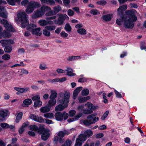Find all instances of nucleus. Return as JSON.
I'll return each instance as SVG.
<instances>
[{"label":"nucleus","mask_w":146,"mask_h":146,"mask_svg":"<svg viewBox=\"0 0 146 146\" xmlns=\"http://www.w3.org/2000/svg\"><path fill=\"white\" fill-rule=\"evenodd\" d=\"M30 118L34 121L39 123H43L44 119L41 117H39L38 115H36L35 114H31L30 115Z\"/></svg>","instance_id":"nucleus-12"},{"label":"nucleus","mask_w":146,"mask_h":146,"mask_svg":"<svg viewBox=\"0 0 146 146\" xmlns=\"http://www.w3.org/2000/svg\"><path fill=\"white\" fill-rule=\"evenodd\" d=\"M0 16L5 19H6L7 17V14L5 12H0Z\"/></svg>","instance_id":"nucleus-55"},{"label":"nucleus","mask_w":146,"mask_h":146,"mask_svg":"<svg viewBox=\"0 0 146 146\" xmlns=\"http://www.w3.org/2000/svg\"><path fill=\"white\" fill-rule=\"evenodd\" d=\"M66 133L63 131H60L58 132L57 135L59 138H62Z\"/></svg>","instance_id":"nucleus-42"},{"label":"nucleus","mask_w":146,"mask_h":146,"mask_svg":"<svg viewBox=\"0 0 146 146\" xmlns=\"http://www.w3.org/2000/svg\"><path fill=\"white\" fill-rule=\"evenodd\" d=\"M87 108L88 109H84L83 113L85 114H89L93 113V111H94L98 108L97 106H94V105L90 102L87 103Z\"/></svg>","instance_id":"nucleus-5"},{"label":"nucleus","mask_w":146,"mask_h":146,"mask_svg":"<svg viewBox=\"0 0 146 146\" xmlns=\"http://www.w3.org/2000/svg\"><path fill=\"white\" fill-rule=\"evenodd\" d=\"M120 17V18L117 19L116 21V24L119 26L122 24L123 22H124V20L127 18L125 17Z\"/></svg>","instance_id":"nucleus-22"},{"label":"nucleus","mask_w":146,"mask_h":146,"mask_svg":"<svg viewBox=\"0 0 146 146\" xmlns=\"http://www.w3.org/2000/svg\"><path fill=\"white\" fill-rule=\"evenodd\" d=\"M96 113L92 114L87 117V119L84 120L83 121L84 125L86 126L90 125L95 123L99 119L98 117H94L96 115Z\"/></svg>","instance_id":"nucleus-3"},{"label":"nucleus","mask_w":146,"mask_h":146,"mask_svg":"<svg viewBox=\"0 0 146 146\" xmlns=\"http://www.w3.org/2000/svg\"><path fill=\"white\" fill-rule=\"evenodd\" d=\"M60 35L62 37L65 38L68 36V34L65 32L64 31H62L60 33Z\"/></svg>","instance_id":"nucleus-62"},{"label":"nucleus","mask_w":146,"mask_h":146,"mask_svg":"<svg viewBox=\"0 0 146 146\" xmlns=\"http://www.w3.org/2000/svg\"><path fill=\"white\" fill-rule=\"evenodd\" d=\"M21 0H7L8 3L10 5L14 6L15 5L16 2L19 1Z\"/></svg>","instance_id":"nucleus-37"},{"label":"nucleus","mask_w":146,"mask_h":146,"mask_svg":"<svg viewBox=\"0 0 146 146\" xmlns=\"http://www.w3.org/2000/svg\"><path fill=\"white\" fill-rule=\"evenodd\" d=\"M82 142L77 138L76 139L75 146H82Z\"/></svg>","instance_id":"nucleus-48"},{"label":"nucleus","mask_w":146,"mask_h":146,"mask_svg":"<svg viewBox=\"0 0 146 146\" xmlns=\"http://www.w3.org/2000/svg\"><path fill=\"white\" fill-rule=\"evenodd\" d=\"M77 139L83 142L85 141L87 139V138L83 133V134H80L79 135Z\"/></svg>","instance_id":"nucleus-29"},{"label":"nucleus","mask_w":146,"mask_h":146,"mask_svg":"<svg viewBox=\"0 0 146 146\" xmlns=\"http://www.w3.org/2000/svg\"><path fill=\"white\" fill-rule=\"evenodd\" d=\"M80 58V56H68L67 57L66 60L68 61H72V60H76Z\"/></svg>","instance_id":"nucleus-27"},{"label":"nucleus","mask_w":146,"mask_h":146,"mask_svg":"<svg viewBox=\"0 0 146 146\" xmlns=\"http://www.w3.org/2000/svg\"><path fill=\"white\" fill-rule=\"evenodd\" d=\"M39 68L42 70H44L46 69L47 68L46 67V65L45 64H40L39 67Z\"/></svg>","instance_id":"nucleus-57"},{"label":"nucleus","mask_w":146,"mask_h":146,"mask_svg":"<svg viewBox=\"0 0 146 146\" xmlns=\"http://www.w3.org/2000/svg\"><path fill=\"white\" fill-rule=\"evenodd\" d=\"M126 17V19L124 20L123 23V26L126 29H132L134 27L133 23L130 21V19H127V17Z\"/></svg>","instance_id":"nucleus-10"},{"label":"nucleus","mask_w":146,"mask_h":146,"mask_svg":"<svg viewBox=\"0 0 146 146\" xmlns=\"http://www.w3.org/2000/svg\"><path fill=\"white\" fill-rule=\"evenodd\" d=\"M37 131L40 134L42 135L46 132L47 131L43 127L40 126L38 127V130Z\"/></svg>","instance_id":"nucleus-24"},{"label":"nucleus","mask_w":146,"mask_h":146,"mask_svg":"<svg viewBox=\"0 0 146 146\" xmlns=\"http://www.w3.org/2000/svg\"><path fill=\"white\" fill-rule=\"evenodd\" d=\"M29 0H24L21 1V4L22 6H25L27 5H29Z\"/></svg>","instance_id":"nucleus-51"},{"label":"nucleus","mask_w":146,"mask_h":146,"mask_svg":"<svg viewBox=\"0 0 146 146\" xmlns=\"http://www.w3.org/2000/svg\"><path fill=\"white\" fill-rule=\"evenodd\" d=\"M84 133L87 138L90 137L93 135V132L90 129H87L84 132Z\"/></svg>","instance_id":"nucleus-23"},{"label":"nucleus","mask_w":146,"mask_h":146,"mask_svg":"<svg viewBox=\"0 0 146 146\" xmlns=\"http://www.w3.org/2000/svg\"><path fill=\"white\" fill-rule=\"evenodd\" d=\"M54 116L56 119L57 121H62L63 120V115L61 112H56L54 115Z\"/></svg>","instance_id":"nucleus-16"},{"label":"nucleus","mask_w":146,"mask_h":146,"mask_svg":"<svg viewBox=\"0 0 146 146\" xmlns=\"http://www.w3.org/2000/svg\"><path fill=\"white\" fill-rule=\"evenodd\" d=\"M57 16H59L57 21L56 20H54L55 24H57L59 25H62L66 19H69L68 16L65 14H62L61 13H58L57 15Z\"/></svg>","instance_id":"nucleus-7"},{"label":"nucleus","mask_w":146,"mask_h":146,"mask_svg":"<svg viewBox=\"0 0 146 146\" xmlns=\"http://www.w3.org/2000/svg\"><path fill=\"white\" fill-rule=\"evenodd\" d=\"M70 94L69 92H65L64 93H60L58 95V103H60L55 108L56 111H61L66 108L68 105Z\"/></svg>","instance_id":"nucleus-1"},{"label":"nucleus","mask_w":146,"mask_h":146,"mask_svg":"<svg viewBox=\"0 0 146 146\" xmlns=\"http://www.w3.org/2000/svg\"><path fill=\"white\" fill-rule=\"evenodd\" d=\"M45 29L49 31L54 30L56 29V27L54 25H47L45 27Z\"/></svg>","instance_id":"nucleus-36"},{"label":"nucleus","mask_w":146,"mask_h":146,"mask_svg":"<svg viewBox=\"0 0 146 146\" xmlns=\"http://www.w3.org/2000/svg\"><path fill=\"white\" fill-rule=\"evenodd\" d=\"M97 4L99 5H102L103 6L105 5L106 4V2L105 1L102 0L97 1Z\"/></svg>","instance_id":"nucleus-58"},{"label":"nucleus","mask_w":146,"mask_h":146,"mask_svg":"<svg viewBox=\"0 0 146 146\" xmlns=\"http://www.w3.org/2000/svg\"><path fill=\"white\" fill-rule=\"evenodd\" d=\"M40 4L37 2L31 1L29 2V5L27 6L25 11L28 14H30L33 13L36 9L40 7Z\"/></svg>","instance_id":"nucleus-4"},{"label":"nucleus","mask_w":146,"mask_h":146,"mask_svg":"<svg viewBox=\"0 0 146 146\" xmlns=\"http://www.w3.org/2000/svg\"><path fill=\"white\" fill-rule=\"evenodd\" d=\"M82 87L81 86L77 88L74 91L73 98L75 100L78 94L82 90Z\"/></svg>","instance_id":"nucleus-17"},{"label":"nucleus","mask_w":146,"mask_h":146,"mask_svg":"<svg viewBox=\"0 0 146 146\" xmlns=\"http://www.w3.org/2000/svg\"><path fill=\"white\" fill-rule=\"evenodd\" d=\"M125 13L128 15L129 19H130V21L133 23L137 20V17L133 11L130 10H127L125 11Z\"/></svg>","instance_id":"nucleus-11"},{"label":"nucleus","mask_w":146,"mask_h":146,"mask_svg":"<svg viewBox=\"0 0 146 146\" xmlns=\"http://www.w3.org/2000/svg\"><path fill=\"white\" fill-rule=\"evenodd\" d=\"M32 100L33 101H37L40 100V96L38 95H36L33 96L32 98Z\"/></svg>","instance_id":"nucleus-53"},{"label":"nucleus","mask_w":146,"mask_h":146,"mask_svg":"<svg viewBox=\"0 0 146 146\" xmlns=\"http://www.w3.org/2000/svg\"><path fill=\"white\" fill-rule=\"evenodd\" d=\"M38 24L41 26L44 27L47 25V21L44 19H40L39 20Z\"/></svg>","instance_id":"nucleus-30"},{"label":"nucleus","mask_w":146,"mask_h":146,"mask_svg":"<svg viewBox=\"0 0 146 146\" xmlns=\"http://www.w3.org/2000/svg\"><path fill=\"white\" fill-rule=\"evenodd\" d=\"M42 33L43 35L46 36H49L50 35V33L48 30L44 29L43 30Z\"/></svg>","instance_id":"nucleus-39"},{"label":"nucleus","mask_w":146,"mask_h":146,"mask_svg":"<svg viewBox=\"0 0 146 146\" xmlns=\"http://www.w3.org/2000/svg\"><path fill=\"white\" fill-rule=\"evenodd\" d=\"M43 15L39 9H37L35 11L33 14L32 16V17L33 19H36L40 18Z\"/></svg>","instance_id":"nucleus-14"},{"label":"nucleus","mask_w":146,"mask_h":146,"mask_svg":"<svg viewBox=\"0 0 146 146\" xmlns=\"http://www.w3.org/2000/svg\"><path fill=\"white\" fill-rule=\"evenodd\" d=\"M44 116L49 119H52L54 118L53 114L52 113H48L44 114Z\"/></svg>","instance_id":"nucleus-41"},{"label":"nucleus","mask_w":146,"mask_h":146,"mask_svg":"<svg viewBox=\"0 0 146 146\" xmlns=\"http://www.w3.org/2000/svg\"><path fill=\"white\" fill-rule=\"evenodd\" d=\"M62 114L63 115V119L64 120H66L68 117L69 115L67 113H66L65 111H64L62 113Z\"/></svg>","instance_id":"nucleus-63"},{"label":"nucleus","mask_w":146,"mask_h":146,"mask_svg":"<svg viewBox=\"0 0 146 146\" xmlns=\"http://www.w3.org/2000/svg\"><path fill=\"white\" fill-rule=\"evenodd\" d=\"M42 102L40 100L35 102L34 104V107H39L42 105Z\"/></svg>","instance_id":"nucleus-34"},{"label":"nucleus","mask_w":146,"mask_h":146,"mask_svg":"<svg viewBox=\"0 0 146 146\" xmlns=\"http://www.w3.org/2000/svg\"><path fill=\"white\" fill-rule=\"evenodd\" d=\"M127 9V6L126 5H123L117 9V11H119V10H123L124 11Z\"/></svg>","instance_id":"nucleus-49"},{"label":"nucleus","mask_w":146,"mask_h":146,"mask_svg":"<svg viewBox=\"0 0 146 146\" xmlns=\"http://www.w3.org/2000/svg\"><path fill=\"white\" fill-rule=\"evenodd\" d=\"M51 95L50 96V100L56 101V100L55 99V98H56L57 96V93L55 91L53 90H51L50 92Z\"/></svg>","instance_id":"nucleus-18"},{"label":"nucleus","mask_w":146,"mask_h":146,"mask_svg":"<svg viewBox=\"0 0 146 146\" xmlns=\"http://www.w3.org/2000/svg\"><path fill=\"white\" fill-rule=\"evenodd\" d=\"M29 127L30 130L36 131L38 130V126L35 125H30Z\"/></svg>","instance_id":"nucleus-38"},{"label":"nucleus","mask_w":146,"mask_h":146,"mask_svg":"<svg viewBox=\"0 0 146 146\" xmlns=\"http://www.w3.org/2000/svg\"><path fill=\"white\" fill-rule=\"evenodd\" d=\"M0 43L3 47H5L9 44H13V41L11 39H2L0 40Z\"/></svg>","instance_id":"nucleus-13"},{"label":"nucleus","mask_w":146,"mask_h":146,"mask_svg":"<svg viewBox=\"0 0 146 146\" xmlns=\"http://www.w3.org/2000/svg\"><path fill=\"white\" fill-rule=\"evenodd\" d=\"M76 111L74 110H70L69 111V116L70 117H73L76 114Z\"/></svg>","instance_id":"nucleus-54"},{"label":"nucleus","mask_w":146,"mask_h":146,"mask_svg":"<svg viewBox=\"0 0 146 146\" xmlns=\"http://www.w3.org/2000/svg\"><path fill=\"white\" fill-rule=\"evenodd\" d=\"M32 33L33 34H35L37 36H40L42 33L40 32V28H37L35 29H33Z\"/></svg>","instance_id":"nucleus-26"},{"label":"nucleus","mask_w":146,"mask_h":146,"mask_svg":"<svg viewBox=\"0 0 146 146\" xmlns=\"http://www.w3.org/2000/svg\"><path fill=\"white\" fill-rule=\"evenodd\" d=\"M4 50L5 52L9 53L11 52L12 50V45L9 44L5 47Z\"/></svg>","instance_id":"nucleus-28"},{"label":"nucleus","mask_w":146,"mask_h":146,"mask_svg":"<svg viewBox=\"0 0 146 146\" xmlns=\"http://www.w3.org/2000/svg\"><path fill=\"white\" fill-rule=\"evenodd\" d=\"M140 47L141 50L146 51V43L145 41H141L140 42Z\"/></svg>","instance_id":"nucleus-33"},{"label":"nucleus","mask_w":146,"mask_h":146,"mask_svg":"<svg viewBox=\"0 0 146 146\" xmlns=\"http://www.w3.org/2000/svg\"><path fill=\"white\" fill-rule=\"evenodd\" d=\"M0 21L1 23L3 25L4 27L7 30L12 32L15 31V29L9 23L7 20L5 19L1 20L0 18Z\"/></svg>","instance_id":"nucleus-8"},{"label":"nucleus","mask_w":146,"mask_h":146,"mask_svg":"<svg viewBox=\"0 0 146 146\" xmlns=\"http://www.w3.org/2000/svg\"><path fill=\"white\" fill-rule=\"evenodd\" d=\"M14 88L15 90L21 93L26 92L29 91V89L28 88H24L19 87H14Z\"/></svg>","instance_id":"nucleus-19"},{"label":"nucleus","mask_w":146,"mask_h":146,"mask_svg":"<svg viewBox=\"0 0 146 146\" xmlns=\"http://www.w3.org/2000/svg\"><path fill=\"white\" fill-rule=\"evenodd\" d=\"M89 94V90L88 89H85L82 90V94L83 96H86Z\"/></svg>","instance_id":"nucleus-43"},{"label":"nucleus","mask_w":146,"mask_h":146,"mask_svg":"<svg viewBox=\"0 0 146 146\" xmlns=\"http://www.w3.org/2000/svg\"><path fill=\"white\" fill-rule=\"evenodd\" d=\"M109 113V111H107L105 112L103 116L102 117L101 119L102 120H104L108 116Z\"/></svg>","instance_id":"nucleus-50"},{"label":"nucleus","mask_w":146,"mask_h":146,"mask_svg":"<svg viewBox=\"0 0 146 146\" xmlns=\"http://www.w3.org/2000/svg\"><path fill=\"white\" fill-rule=\"evenodd\" d=\"M0 126L3 128L7 129L9 128L10 125L7 123H2L0 124Z\"/></svg>","instance_id":"nucleus-45"},{"label":"nucleus","mask_w":146,"mask_h":146,"mask_svg":"<svg viewBox=\"0 0 146 146\" xmlns=\"http://www.w3.org/2000/svg\"><path fill=\"white\" fill-rule=\"evenodd\" d=\"M22 104V106L24 107H27L32 103V100L29 98L25 99Z\"/></svg>","instance_id":"nucleus-15"},{"label":"nucleus","mask_w":146,"mask_h":146,"mask_svg":"<svg viewBox=\"0 0 146 146\" xmlns=\"http://www.w3.org/2000/svg\"><path fill=\"white\" fill-rule=\"evenodd\" d=\"M10 55L7 54H5L2 56V58L3 59L5 60H9L10 59Z\"/></svg>","instance_id":"nucleus-46"},{"label":"nucleus","mask_w":146,"mask_h":146,"mask_svg":"<svg viewBox=\"0 0 146 146\" xmlns=\"http://www.w3.org/2000/svg\"><path fill=\"white\" fill-rule=\"evenodd\" d=\"M56 101L49 100L46 106L42 107L40 109V111L42 113H45L49 112L50 108L56 104Z\"/></svg>","instance_id":"nucleus-6"},{"label":"nucleus","mask_w":146,"mask_h":146,"mask_svg":"<svg viewBox=\"0 0 146 146\" xmlns=\"http://www.w3.org/2000/svg\"><path fill=\"white\" fill-rule=\"evenodd\" d=\"M50 136V134L47 131L41 135V137L42 140L44 141L46 140Z\"/></svg>","instance_id":"nucleus-25"},{"label":"nucleus","mask_w":146,"mask_h":146,"mask_svg":"<svg viewBox=\"0 0 146 146\" xmlns=\"http://www.w3.org/2000/svg\"><path fill=\"white\" fill-rule=\"evenodd\" d=\"M87 79L85 77H82L80 78L78 81V82L80 83H84L87 82Z\"/></svg>","instance_id":"nucleus-52"},{"label":"nucleus","mask_w":146,"mask_h":146,"mask_svg":"<svg viewBox=\"0 0 146 146\" xmlns=\"http://www.w3.org/2000/svg\"><path fill=\"white\" fill-rule=\"evenodd\" d=\"M65 144L66 146H70L72 141L68 139L65 142Z\"/></svg>","instance_id":"nucleus-64"},{"label":"nucleus","mask_w":146,"mask_h":146,"mask_svg":"<svg viewBox=\"0 0 146 146\" xmlns=\"http://www.w3.org/2000/svg\"><path fill=\"white\" fill-rule=\"evenodd\" d=\"M64 29L66 31H71L72 30V28L69 23H67L66 24L64 27Z\"/></svg>","instance_id":"nucleus-40"},{"label":"nucleus","mask_w":146,"mask_h":146,"mask_svg":"<svg viewBox=\"0 0 146 146\" xmlns=\"http://www.w3.org/2000/svg\"><path fill=\"white\" fill-rule=\"evenodd\" d=\"M90 12L94 15H96L98 14V11L96 9H92L90 11Z\"/></svg>","instance_id":"nucleus-56"},{"label":"nucleus","mask_w":146,"mask_h":146,"mask_svg":"<svg viewBox=\"0 0 146 146\" xmlns=\"http://www.w3.org/2000/svg\"><path fill=\"white\" fill-rule=\"evenodd\" d=\"M48 11V12L46 13L45 14V15L46 16H50L56 15V14H55V13L54 11L53 10H52L51 9V10H49Z\"/></svg>","instance_id":"nucleus-44"},{"label":"nucleus","mask_w":146,"mask_h":146,"mask_svg":"<svg viewBox=\"0 0 146 146\" xmlns=\"http://www.w3.org/2000/svg\"><path fill=\"white\" fill-rule=\"evenodd\" d=\"M114 92L116 96V97L119 98H121L122 97L121 94L119 93V92H118L115 89L114 90Z\"/></svg>","instance_id":"nucleus-59"},{"label":"nucleus","mask_w":146,"mask_h":146,"mask_svg":"<svg viewBox=\"0 0 146 146\" xmlns=\"http://www.w3.org/2000/svg\"><path fill=\"white\" fill-rule=\"evenodd\" d=\"M39 9L44 15L46 11H48L51 10V8L47 6H42Z\"/></svg>","instance_id":"nucleus-20"},{"label":"nucleus","mask_w":146,"mask_h":146,"mask_svg":"<svg viewBox=\"0 0 146 146\" xmlns=\"http://www.w3.org/2000/svg\"><path fill=\"white\" fill-rule=\"evenodd\" d=\"M17 16L19 20L21 23V26L22 28H25L27 26V29L31 31L34 28V26L36 27V26L33 24L31 25L29 24V20L27 17L28 16L25 12L19 13L17 14Z\"/></svg>","instance_id":"nucleus-2"},{"label":"nucleus","mask_w":146,"mask_h":146,"mask_svg":"<svg viewBox=\"0 0 146 146\" xmlns=\"http://www.w3.org/2000/svg\"><path fill=\"white\" fill-rule=\"evenodd\" d=\"M53 11L55 13V14L56 15L57 13L59 12L61 10L60 7L59 5L54 7L53 8Z\"/></svg>","instance_id":"nucleus-31"},{"label":"nucleus","mask_w":146,"mask_h":146,"mask_svg":"<svg viewBox=\"0 0 146 146\" xmlns=\"http://www.w3.org/2000/svg\"><path fill=\"white\" fill-rule=\"evenodd\" d=\"M68 14L69 16H73L74 14V12L71 9H69L68 10Z\"/></svg>","instance_id":"nucleus-61"},{"label":"nucleus","mask_w":146,"mask_h":146,"mask_svg":"<svg viewBox=\"0 0 146 146\" xmlns=\"http://www.w3.org/2000/svg\"><path fill=\"white\" fill-rule=\"evenodd\" d=\"M112 14H111L105 15L102 16V19L106 21H109L112 19Z\"/></svg>","instance_id":"nucleus-21"},{"label":"nucleus","mask_w":146,"mask_h":146,"mask_svg":"<svg viewBox=\"0 0 146 146\" xmlns=\"http://www.w3.org/2000/svg\"><path fill=\"white\" fill-rule=\"evenodd\" d=\"M118 15L120 16V17H127L124 14V11L123 10H119V11H117Z\"/></svg>","instance_id":"nucleus-47"},{"label":"nucleus","mask_w":146,"mask_h":146,"mask_svg":"<svg viewBox=\"0 0 146 146\" xmlns=\"http://www.w3.org/2000/svg\"><path fill=\"white\" fill-rule=\"evenodd\" d=\"M10 113L9 111L6 110H0V121H5L8 115Z\"/></svg>","instance_id":"nucleus-9"},{"label":"nucleus","mask_w":146,"mask_h":146,"mask_svg":"<svg viewBox=\"0 0 146 146\" xmlns=\"http://www.w3.org/2000/svg\"><path fill=\"white\" fill-rule=\"evenodd\" d=\"M73 71L67 72L66 73V74L67 75L70 76H76V74L75 73H73Z\"/></svg>","instance_id":"nucleus-60"},{"label":"nucleus","mask_w":146,"mask_h":146,"mask_svg":"<svg viewBox=\"0 0 146 146\" xmlns=\"http://www.w3.org/2000/svg\"><path fill=\"white\" fill-rule=\"evenodd\" d=\"M23 115V113L22 112H20L18 114L16 118V123L19 122V121L21 119Z\"/></svg>","instance_id":"nucleus-32"},{"label":"nucleus","mask_w":146,"mask_h":146,"mask_svg":"<svg viewBox=\"0 0 146 146\" xmlns=\"http://www.w3.org/2000/svg\"><path fill=\"white\" fill-rule=\"evenodd\" d=\"M77 32L79 34L82 35H84L86 33V30L84 29L83 28L78 29L77 30Z\"/></svg>","instance_id":"nucleus-35"}]
</instances>
